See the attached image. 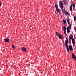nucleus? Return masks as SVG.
I'll use <instances>...</instances> for the list:
<instances>
[{
  "label": "nucleus",
  "mask_w": 76,
  "mask_h": 76,
  "mask_svg": "<svg viewBox=\"0 0 76 76\" xmlns=\"http://www.w3.org/2000/svg\"><path fill=\"white\" fill-rule=\"evenodd\" d=\"M59 6L61 9L62 10V12L64 13H65V10L63 9V7H64V6H63V2L61 1H60L59 2Z\"/></svg>",
  "instance_id": "f257e3e1"
},
{
  "label": "nucleus",
  "mask_w": 76,
  "mask_h": 76,
  "mask_svg": "<svg viewBox=\"0 0 76 76\" xmlns=\"http://www.w3.org/2000/svg\"><path fill=\"white\" fill-rule=\"evenodd\" d=\"M67 20V21L69 25V26L68 27H69L70 28H71L72 26H71V25L70 24V20L69 19H66Z\"/></svg>",
  "instance_id": "f03ea898"
},
{
  "label": "nucleus",
  "mask_w": 76,
  "mask_h": 76,
  "mask_svg": "<svg viewBox=\"0 0 76 76\" xmlns=\"http://www.w3.org/2000/svg\"><path fill=\"white\" fill-rule=\"evenodd\" d=\"M72 57L73 59H74L75 60H76V56L73 53H72Z\"/></svg>",
  "instance_id": "7ed1b4c3"
},
{
  "label": "nucleus",
  "mask_w": 76,
  "mask_h": 76,
  "mask_svg": "<svg viewBox=\"0 0 76 76\" xmlns=\"http://www.w3.org/2000/svg\"><path fill=\"white\" fill-rule=\"evenodd\" d=\"M65 16H70V13H69V12L66 11H65Z\"/></svg>",
  "instance_id": "20e7f679"
},
{
  "label": "nucleus",
  "mask_w": 76,
  "mask_h": 76,
  "mask_svg": "<svg viewBox=\"0 0 76 76\" xmlns=\"http://www.w3.org/2000/svg\"><path fill=\"white\" fill-rule=\"evenodd\" d=\"M69 48L71 51H73V48H72V46L71 45H69Z\"/></svg>",
  "instance_id": "39448f33"
},
{
  "label": "nucleus",
  "mask_w": 76,
  "mask_h": 76,
  "mask_svg": "<svg viewBox=\"0 0 76 76\" xmlns=\"http://www.w3.org/2000/svg\"><path fill=\"white\" fill-rule=\"evenodd\" d=\"M4 41L6 42H8L10 41V39L6 38L5 39Z\"/></svg>",
  "instance_id": "423d86ee"
},
{
  "label": "nucleus",
  "mask_w": 76,
  "mask_h": 76,
  "mask_svg": "<svg viewBox=\"0 0 76 76\" xmlns=\"http://www.w3.org/2000/svg\"><path fill=\"white\" fill-rule=\"evenodd\" d=\"M58 37L59 39H63V36L62 35L59 34V35L58 36Z\"/></svg>",
  "instance_id": "0eeeda50"
},
{
  "label": "nucleus",
  "mask_w": 76,
  "mask_h": 76,
  "mask_svg": "<svg viewBox=\"0 0 76 76\" xmlns=\"http://www.w3.org/2000/svg\"><path fill=\"white\" fill-rule=\"evenodd\" d=\"M66 30L67 33H70V28L69 27H68L66 28Z\"/></svg>",
  "instance_id": "6e6552de"
},
{
  "label": "nucleus",
  "mask_w": 76,
  "mask_h": 76,
  "mask_svg": "<svg viewBox=\"0 0 76 76\" xmlns=\"http://www.w3.org/2000/svg\"><path fill=\"white\" fill-rule=\"evenodd\" d=\"M65 46L66 48L67 51L68 52H69V48H68V46L67 45V44H65Z\"/></svg>",
  "instance_id": "1a4fd4ad"
},
{
  "label": "nucleus",
  "mask_w": 76,
  "mask_h": 76,
  "mask_svg": "<svg viewBox=\"0 0 76 76\" xmlns=\"http://www.w3.org/2000/svg\"><path fill=\"white\" fill-rule=\"evenodd\" d=\"M22 50L23 52H26V48L23 47L22 48Z\"/></svg>",
  "instance_id": "9d476101"
},
{
  "label": "nucleus",
  "mask_w": 76,
  "mask_h": 76,
  "mask_svg": "<svg viewBox=\"0 0 76 76\" xmlns=\"http://www.w3.org/2000/svg\"><path fill=\"white\" fill-rule=\"evenodd\" d=\"M72 44L73 45H75V39H74L72 38Z\"/></svg>",
  "instance_id": "9b49d317"
},
{
  "label": "nucleus",
  "mask_w": 76,
  "mask_h": 76,
  "mask_svg": "<svg viewBox=\"0 0 76 76\" xmlns=\"http://www.w3.org/2000/svg\"><path fill=\"white\" fill-rule=\"evenodd\" d=\"M70 11L72 12V11H73V7H72V5H71L70 7Z\"/></svg>",
  "instance_id": "f8f14e48"
},
{
  "label": "nucleus",
  "mask_w": 76,
  "mask_h": 76,
  "mask_svg": "<svg viewBox=\"0 0 76 76\" xmlns=\"http://www.w3.org/2000/svg\"><path fill=\"white\" fill-rule=\"evenodd\" d=\"M55 6L56 9H58V5H57V4H55Z\"/></svg>",
  "instance_id": "ddd939ff"
},
{
  "label": "nucleus",
  "mask_w": 76,
  "mask_h": 76,
  "mask_svg": "<svg viewBox=\"0 0 76 76\" xmlns=\"http://www.w3.org/2000/svg\"><path fill=\"white\" fill-rule=\"evenodd\" d=\"M56 10L57 12H58V13H59V14H60V10L58 9H58H56Z\"/></svg>",
  "instance_id": "4468645a"
},
{
  "label": "nucleus",
  "mask_w": 76,
  "mask_h": 76,
  "mask_svg": "<svg viewBox=\"0 0 76 76\" xmlns=\"http://www.w3.org/2000/svg\"><path fill=\"white\" fill-rule=\"evenodd\" d=\"M73 35H71L69 36V39H72V38H73Z\"/></svg>",
  "instance_id": "2eb2a0df"
},
{
  "label": "nucleus",
  "mask_w": 76,
  "mask_h": 76,
  "mask_svg": "<svg viewBox=\"0 0 76 76\" xmlns=\"http://www.w3.org/2000/svg\"><path fill=\"white\" fill-rule=\"evenodd\" d=\"M68 39H66V40L65 41V44H68Z\"/></svg>",
  "instance_id": "dca6fc26"
},
{
  "label": "nucleus",
  "mask_w": 76,
  "mask_h": 76,
  "mask_svg": "<svg viewBox=\"0 0 76 76\" xmlns=\"http://www.w3.org/2000/svg\"><path fill=\"white\" fill-rule=\"evenodd\" d=\"M63 1V3H64V4H66V1L64 0Z\"/></svg>",
  "instance_id": "f3484780"
},
{
  "label": "nucleus",
  "mask_w": 76,
  "mask_h": 76,
  "mask_svg": "<svg viewBox=\"0 0 76 76\" xmlns=\"http://www.w3.org/2000/svg\"><path fill=\"white\" fill-rule=\"evenodd\" d=\"M63 29L64 31H66V28L64 26H63Z\"/></svg>",
  "instance_id": "a211bd4d"
},
{
  "label": "nucleus",
  "mask_w": 76,
  "mask_h": 76,
  "mask_svg": "<svg viewBox=\"0 0 76 76\" xmlns=\"http://www.w3.org/2000/svg\"><path fill=\"white\" fill-rule=\"evenodd\" d=\"M63 23L64 24H65V23H66V20H63Z\"/></svg>",
  "instance_id": "6ab92c4d"
},
{
  "label": "nucleus",
  "mask_w": 76,
  "mask_h": 76,
  "mask_svg": "<svg viewBox=\"0 0 76 76\" xmlns=\"http://www.w3.org/2000/svg\"><path fill=\"white\" fill-rule=\"evenodd\" d=\"M74 21H76V16H75L74 17Z\"/></svg>",
  "instance_id": "aec40b11"
},
{
  "label": "nucleus",
  "mask_w": 76,
  "mask_h": 76,
  "mask_svg": "<svg viewBox=\"0 0 76 76\" xmlns=\"http://www.w3.org/2000/svg\"><path fill=\"white\" fill-rule=\"evenodd\" d=\"M12 48H13V49H15V46H14V45H12Z\"/></svg>",
  "instance_id": "412c9836"
},
{
  "label": "nucleus",
  "mask_w": 76,
  "mask_h": 76,
  "mask_svg": "<svg viewBox=\"0 0 76 76\" xmlns=\"http://www.w3.org/2000/svg\"><path fill=\"white\" fill-rule=\"evenodd\" d=\"M56 35H57V36H58V37L59 35V34H58V33L57 32L56 33Z\"/></svg>",
  "instance_id": "4be33fe9"
},
{
  "label": "nucleus",
  "mask_w": 76,
  "mask_h": 76,
  "mask_svg": "<svg viewBox=\"0 0 76 76\" xmlns=\"http://www.w3.org/2000/svg\"><path fill=\"white\" fill-rule=\"evenodd\" d=\"M64 31V34L66 35V30Z\"/></svg>",
  "instance_id": "5701e85b"
},
{
  "label": "nucleus",
  "mask_w": 76,
  "mask_h": 76,
  "mask_svg": "<svg viewBox=\"0 0 76 76\" xmlns=\"http://www.w3.org/2000/svg\"><path fill=\"white\" fill-rule=\"evenodd\" d=\"M71 39H69V42H71Z\"/></svg>",
  "instance_id": "b1692460"
},
{
  "label": "nucleus",
  "mask_w": 76,
  "mask_h": 76,
  "mask_svg": "<svg viewBox=\"0 0 76 76\" xmlns=\"http://www.w3.org/2000/svg\"><path fill=\"white\" fill-rule=\"evenodd\" d=\"M2 4L1 3V2H0V6H1Z\"/></svg>",
  "instance_id": "393cba45"
},
{
  "label": "nucleus",
  "mask_w": 76,
  "mask_h": 76,
  "mask_svg": "<svg viewBox=\"0 0 76 76\" xmlns=\"http://www.w3.org/2000/svg\"><path fill=\"white\" fill-rule=\"evenodd\" d=\"M73 6L74 7H75V5L74 4H73Z\"/></svg>",
  "instance_id": "a878e982"
},
{
  "label": "nucleus",
  "mask_w": 76,
  "mask_h": 76,
  "mask_svg": "<svg viewBox=\"0 0 76 76\" xmlns=\"http://www.w3.org/2000/svg\"><path fill=\"white\" fill-rule=\"evenodd\" d=\"M75 30L76 31V27L75 28Z\"/></svg>",
  "instance_id": "bb28decb"
},
{
  "label": "nucleus",
  "mask_w": 76,
  "mask_h": 76,
  "mask_svg": "<svg viewBox=\"0 0 76 76\" xmlns=\"http://www.w3.org/2000/svg\"><path fill=\"white\" fill-rule=\"evenodd\" d=\"M70 44H71V42H69Z\"/></svg>",
  "instance_id": "cd10ccee"
}]
</instances>
